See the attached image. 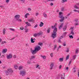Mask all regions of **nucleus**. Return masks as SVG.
<instances>
[{
	"label": "nucleus",
	"mask_w": 79,
	"mask_h": 79,
	"mask_svg": "<svg viewBox=\"0 0 79 79\" xmlns=\"http://www.w3.org/2000/svg\"><path fill=\"white\" fill-rule=\"evenodd\" d=\"M63 13H62L61 12H60L59 13V18H61L60 20V22H63V21H64V17L63 16Z\"/></svg>",
	"instance_id": "1"
},
{
	"label": "nucleus",
	"mask_w": 79,
	"mask_h": 79,
	"mask_svg": "<svg viewBox=\"0 0 79 79\" xmlns=\"http://www.w3.org/2000/svg\"><path fill=\"white\" fill-rule=\"evenodd\" d=\"M13 73V71L11 69H8L6 71V75H8L9 74H11Z\"/></svg>",
	"instance_id": "2"
},
{
	"label": "nucleus",
	"mask_w": 79,
	"mask_h": 79,
	"mask_svg": "<svg viewBox=\"0 0 79 79\" xmlns=\"http://www.w3.org/2000/svg\"><path fill=\"white\" fill-rule=\"evenodd\" d=\"M26 71H20V74L22 75V76H24L26 75Z\"/></svg>",
	"instance_id": "3"
},
{
	"label": "nucleus",
	"mask_w": 79,
	"mask_h": 79,
	"mask_svg": "<svg viewBox=\"0 0 79 79\" xmlns=\"http://www.w3.org/2000/svg\"><path fill=\"white\" fill-rule=\"evenodd\" d=\"M42 34H43V32L42 31H40L39 33L38 34H35L33 35L34 37H36V36H39V35H42Z\"/></svg>",
	"instance_id": "4"
},
{
	"label": "nucleus",
	"mask_w": 79,
	"mask_h": 79,
	"mask_svg": "<svg viewBox=\"0 0 79 79\" xmlns=\"http://www.w3.org/2000/svg\"><path fill=\"white\" fill-rule=\"evenodd\" d=\"M35 49L37 51L39 52L40 50H41V48L40 46H36L35 48Z\"/></svg>",
	"instance_id": "5"
},
{
	"label": "nucleus",
	"mask_w": 79,
	"mask_h": 79,
	"mask_svg": "<svg viewBox=\"0 0 79 79\" xmlns=\"http://www.w3.org/2000/svg\"><path fill=\"white\" fill-rule=\"evenodd\" d=\"M74 21V26H79V21H78L77 19H75Z\"/></svg>",
	"instance_id": "6"
},
{
	"label": "nucleus",
	"mask_w": 79,
	"mask_h": 79,
	"mask_svg": "<svg viewBox=\"0 0 79 79\" xmlns=\"http://www.w3.org/2000/svg\"><path fill=\"white\" fill-rule=\"evenodd\" d=\"M13 57V55L11 54H9V55L7 56V59H10Z\"/></svg>",
	"instance_id": "7"
},
{
	"label": "nucleus",
	"mask_w": 79,
	"mask_h": 79,
	"mask_svg": "<svg viewBox=\"0 0 79 79\" xmlns=\"http://www.w3.org/2000/svg\"><path fill=\"white\" fill-rule=\"evenodd\" d=\"M52 37L53 39H55L56 37V33L53 32L52 34Z\"/></svg>",
	"instance_id": "8"
},
{
	"label": "nucleus",
	"mask_w": 79,
	"mask_h": 79,
	"mask_svg": "<svg viewBox=\"0 0 79 79\" xmlns=\"http://www.w3.org/2000/svg\"><path fill=\"white\" fill-rule=\"evenodd\" d=\"M37 51L35 49L34 50L31 51V52L33 55L36 54L37 53Z\"/></svg>",
	"instance_id": "9"
},
{
	"label": "nucleus",
	"mask_w": 79,
	"mask_h": 79,
	"mask_svg": "<svg viewBox=\"0 0 79 79\" xmlns=\"http://www.w3.org/2000/svg\"><path fill=\"white\" fill-rule=\"evenodd\" d=\"M57 31H58V29L57 27H55L53 30V33H56V32H57Z\"/></svg>",
	"instance_id": "10"
},
{
	"label": "nucleus",
	"mask_w": 79,
	"mask_h": 79,
	"mask_svg": "<svg viewBox=\"0 0 79 79\" xmlns=\"http://www.w3.org/2000/svg\"><path fill=\"white\" fill-rule=\"evenodd\" d=\"M54 66V64H53V63H51L50 65V69H53V68Z\"/></svg>",
	"instance_id": "11"
},
{
	"label": "nucleus",
	"mask_w": 79,
	"mask_h": 79,
	"mask_svg": "<svg viewBox=\"0 0 79 79\" xmlns=\"http://www.w3.org/2000/svg\"><path fill=\"white\" fill-rule=\"evenodd\" d=\"M64 23H62L61 24V25H60V26L59 27V30H60L61 29V28L63 27V26Z\"/></svg>",
	"instance_id": "12"
},
{
	"label": "nucleus",
	"mask_w": 79,
	"mask_h": 79,
	"mask_svg": "<svg viewBox=\"0 0 79 79\" xmlns=\"http://www.w3.org/2000/svg\"><path fill=\"white\" fill-rule=\"evenodd\" d=\"M15 19H19V18H20V16L19 15H16L15 17Z\"/></svg>",
	"instance_id": "13"
},
{
	"label": "nucleus",
	"mask_w": 79,
	"mask_h": 79,
	"mask_svg": "<svg viewBox=\"0 0 79 79\" xmlns=\"http://www.w3.org/2000/svg\"><path fill=\"white\" fill-rule=\"evenodd\" d=\"M35 58V57L34 56H32L30 58V60H32V59H34Z\"/></svg>",
	"instance_id": "14"
},
{
	"label": "nucleus",
	"mask_w": 79,
	"mask_h": 79,
	"mask_svg": "<svg viewBox=\"0 0 79 79\" xmlns=\"http://www.w3.org/2000/svg\"><path fill=\"white\" fill-rule=\"evenodd\" d=\"M7 52V49H3L2 51L3 53H5L6 52Z\"/></svg>",
	"instance_id": "15"
},
{
	"label": "nucleus",
	"mask_w": 79,
	"mask_h": 79,
	"mask_svg": "<svg viewBox=\"0 0 79 79\" xmlns=\"http://www.w3.org/2000/svg\"><path fill=\"white\" fill-rule=\"evenodd\" d=\"M25 24H26L27 26H31V24L29 23L28 22H26L25 23Z\"/></svg>",
	"instance_id": "16"
},
{
	"label": "nucleus",
	"mask_w": 79,
	"mask_h": 79,
	"mask_svg": "<svg viewBox=\"0 0 79 79\" xmlns=\"http://www.w3.org/2000/svg\"><path fill=\"white\" fill-rule=\"evenodd\" d=\"M51 30V28H50V27L48 28V29L47 31V33H48V34H49V33H50V32Z\"/></svg>",
	"instance_id": "17"
},
{
	"label": "nucleus",
	"mask_w": 79,
	"mask_h": 79,
	"mask_svg": "<svg viewBox=\"0 0 79 79\" xmlns=\"http://www.w3.org/2000/svg\"><path fill=\"white\" fill-rule=\"evenodd\" d=\"M44 26V23L42 22H41L40 23V27H42Z\"/></svg>",
	"instance_id": "18"
},
{
	"label": "nucleus",
	"mask_w": 79,
	"mask_h": 79,
	"mask_svg": "<svg viewBox=\"0 0 79 79\" xmlns=\"http://www.w3.org/2000/svg\"><path fill=\"white\" fill-rule=\"evenodd\" d=\"M31 43H34V42H35V41L34 40V39H33L32 38H31Z\"/></svg>",
	"instance_id": "19"
},
{
	"label": "nucleus",
	"mask_w": 79,
	"mask_h": 79,
	"mask_svg": "<svg viewBox=\"0 0 79 79\" xmlns=\"http://www.w3.org/2000/svg\"><path fill=\"white\" fill-rule=\"evenodd\" d=\"M43 15L44 18H47V15L46 14V13L45 12L44 13Z\"/></svg>",
	"instance_id": "20"
},
{
	"label": "nucleus",
	"mask_w": 79,
	"mask_h": 79,
	"mask_svg": "<svg viewBox=\"0 0 79 79\" xmlns=\"http://www.w3.org/2000/svg\"><path fill=\"white\" fill-rule=\"evenodd\" d=\"M60 77H63V75L61 74L60 75V74H58V76H57L58 78H60Z\"/></svg>",
	"instance_id": "21"
},
{
	"label": "nucleus",
	"mask_w": 79,
	"mask_h": 79,
	"mask_svg": "<svg viewBox=\"0 0 79 79\" xmlns=\"http://www.w3.org/2000/svg\"><path fill=\"white\" fill-rule=\"evenodd\" d=\"M28 21H29V22H32V23H34V20L33 19H31L28 20Z\"/></svg>",
	"instance_id": "22"
},
{
	"label": "nucleus",
	"mask_w": 79,
	"mask_h": 79,
	"mask_svg": "<svg viewBox=\"0 0 79 79\" xmlns=\"http://www.w3.org/2000/svg\"><path fill=\"white\" fill-rule=\"evenodd\" d=\"M66 29H67V27H66V26H65L63 28L64 31H65L66 30Z\"/></svg>",
	"instance_id": "23"
},
{
	"label": "nucleus",
	"mask_w": 79,
	"mask_h": 79,
	"mask_svg": "<svg viewBox=\"0 0 79 79\" xmlns=\"http://www.w3.org/2000/svg\"><path fill=\"white\" fill-rule=\"evenodd\" d=\"M41 57L42 58H43V59H46V56H43L42 55H40Z\"/></svg>",
	"instance_id": "24"
},
{
	"label": "nucleus",
	"mask_w": 79,
	"mask_h": 79,
	"mask_svg": "<svg viewBox=\"0 0 79 79\" xmlns=\"http://www.w3.org/2000/svg\"><path fill=\"white\" fill-rule=\"evenodd\" d=\"M29 15V14L28 13H27L25 15V17L26 18H27V15Z\"/></svg>",
	"instance_id": "25"
},
{
	"label": "nucleus",
	"mask_w": 79,
	"mask_h": 79,
	"mask_svg": "<svg viewBox=\"0 0 79 79\" xmlns=\"http://www.w3.org/2000/svg\"><path fill=\"white\" fill-rule=\"evenodd\" d=\"M73 7L75 8H76V9H79V7H77L76 5H75Z\"/></svg>",
	"instance_id": "26"
},
{
	"label": "nucleus",
	"mask_w": 79,
	"mask_h": 79,
	"mask_svg": "<svg viewBox=\"0 0 79 79\" xmlns=\"http://www.w3.org/2000/svg\"><path fill=\"white\" fill-rule=\"evenodd\" d=\"M38 45L40 46H42L43 45V43H38Z\"/></svg>",
	"instance_id": "27"
},
{
	"label": "nucleus",
	"mask_w": 79,
	"mask_h": 79,
	"mask_svg": "<svg viewBox=\"0 0 79 79\" xmlns=\"http://www.w3.org/2000/svg\"><path fill=\"white\" fill-rule=\"evenodd\" d=\"M69 55H68L66 57V60H68V59H69Z\"/></svg>",
	"instance_id": "28"
},
{
	"label": "nucleus",
	"mask_w": 79,
	"mask_h": 79,
	"mask_svg": "<svg viewBox=\"0 0 79 79\" xmlns=\"http://www.w3.org/2000/svg\"><path fill=\"white\" fill-rule=\"evenodd\" d=\"M59 61H63V58H60L59 59Z\"/></svg>",
	"instance_id": "29"
},
{
	"label": "nucleus",
	"mask_w": 79,
	"mask_h": 79,
	"mask_svg": "<svg viewBox=\"0 0 79 79\" xmlns=\"http://www.w3.org/2000/svg\"><path fill=\"white\" fill-rule=\"evenodd\" d=\"M79 52V50L78 49H76L75 51L76 53V54L78 53V52Z\"/></svg>",
	"instance_id": "30"
},
{
	"label": "nucleus",
	"mask_w": 79,
	"mask_h": 79,
	"mask_svg": "<svg viewBox=\"0 0 79 79\" xmlns=\"http://www.w3.org/2000/svg\"><path fill=\"white\" fill-rule=\"evenodd\" d=\"M73 60H75V59H76V55L73 56Z\"/></svg>",
	"instance_id": "31"
},
{
	"label": "nucleus",
	"mask_w": 79,
	"mask_h": 79,
	"mask_svg": "<svg viewBox=\"0 0 79 79\" xmlns=\"http://www.w3.org/2000/svg\"><path fill=\"white\" fill-rule=\"evenodd\" d=\"M71 33L72 35H74V33L73 32V30L71 31Z\"/></svg>",
	"instance_id": "32"
},
{
	"label": "nucleus",
	"mask_w": 79,
	"mask_h": 79,
	"mask_svg": "<svg viewBox=\"0 0 79 79\" xmlns=\"http://www.w3.org/2000/svg\"><path fill=\"white\" fill-rule=\"evenodd\" d=\"M69 37L70 39H73V35H70Z\"/></svg>",
	"instance_id": "33"
},
{
	"label": "nucleus",
	"mask_w": 79,
	"mask_h": 79,
	"mask_svg": "<svg viewBox=\"0 0 79 79\" xmlns=\"http://www.w3.org/2000/svg\"><path fill=\"white\" fill-rule=\"evenodd\" d=\"M67 50L66 51V52H69V48H67Z\"/></svg>",
	"instance_id": "34"
},
{
	"label": "nucleus",
	"mask_w": 79,
	"mask_h": 79,
	"mask_svg": "<svg viewBox=\"0 0 79 79\" xmlns=\"http://www.w3.org/2000/svg\"><path fill=\"white\" fill-rule=\"evenodd\" d=\"M3 35H5V29H4L3 30Z\"/></svg>",
	"instance_id": "35"
},
{
	"label": "nucleus",
	"mask_w": 79,
	"mask_h": 79,
	"mask_svg": "<svg viewBox=\"0 0 79 79\" xmlns=\"http://www.w3.org/2000/svg\"><path fill=\"white\" fill-rule=\"evenodd\" d=\"M53 53H51L50 54V56L52 57H53Z\"/></svg>",
	"instance_id": "36"
},
{
	"label": "nucleus",
	"mask_w": 79,
	"mask_h": 79,
	"mask_svg": "<svg viewBox=\"0 0 79 79\" xmlns=\"http://www.w3.org/2000/svg\"><path fill=\"white\" fill-rule=\"evenodd\" d=\"M27 63L28 64H32V63H31L30 61H29V60L28 61Z\"/></svg>",
	"instance_id": "37"
},
{
	"label": "nucleus",
	"mask_w": 79,
	"mask_h": 79,
	"mask_svg": "<svg viewBox=\"0 0 79 79\" xmlns=\"http://www.w3.org/2000/svg\"><path fill=\"white\" fill-rule=\"evenodd\" d=\"M63 1L62 3H64V2H68V0H62Z\"/></svg>",
	"instance_id": "38"
},
{
	"label": "nucleus",
	"mask_w": 79,
	"mask_h": 79,
	"mask_svg": "<svg viewBox=\"0 0 79 79\" xmlns=\"http://www.w3.org/2000/svg\"><path fill=\"white\" fill-rule=\"evenodd\" d=\"M56 27V25H55L54 26H52L51 27V28L52 29H53V28H54V27Z\"/></svg>",
	"instance_id": "39"
},
{
	"label": "nucleus",
	"mask_w": 79,
	"mask_h": 79,
	"mask_svg": "<svg viewBox=\"0 0 79 79\" xmlns=\"http://www.w3.org/2000/svg\"><path fill=\"white\" fill-rule=\"evenodd\" d=\"M72 13V12H71L70 13H69L67 15V17H68V16H69L70 15H71V14Z\"/></svg>",
	"instance_id": "40"
},
{
	"label": "nucleus",
	"mask_w": 79,
	"mask_h": 79,
	"mask_svg": "<svg viewBox=\"0 0 79 79\" xmlns=\"http://www.w3.org/2000/svg\"><path fill=\"white\" fill-rule=\"evenodd\" d=\"M9 29L10 30H11V31H15V29L13 28H10Z\"/></svg>",
	"instance_id": "41"
},
{
	"label": "nucleus",
	"mask_w": 79,
	"mask_h": 79,
	"mask_svg": "<svg viewBox=\"0 0 79 79\" xmlns=\"http://www.w3.org/2000/svg\"><path fill=\"white\" fill-rule=\"evenodd\" d=\"M63 46H64V47H65L66 45V44H65V42L64 43H63Z\"/></svg>",
	"instance_id": "42"
},
{
	"label": "nucleus",
	"mask_w": 79,
	"mask_h": 79,
	"mask_svg": "<svg viewBox=\"0 0 79 79\" xmlns=\"http://www.w3.org/2000/svg\"><path fill=\"white\" fill-rule=\"evenodd\" d=\"M71 62H72V60H71V61H70L69 62V65H70V64H71Z\"/></svg>",
	"instance_id": "43"
},
{
	"label": "nucleus",
	"mask_w": 79,
	"mask_h": 79,
	"mask_svg": "<svg viewBox=\"0 0 79 79\" xmlns=\"http://www.w3.org/2000/svg\"><path fill=\"white\" fill-rule=\"evenodd\" d=\"M17 21H19L21 22L22 20H21V19H17Z\"/></svg>",
	"instance_id": "44"
},
{
	"label": "nucleus",
	"mask_w": 79,
	"mask_h": 79,
	"mask_svg": "<svg viewBox=\"0 0 79 79\" xmlns=\"http://www.w3.org/2000/svg\"><path fill=\"white\" fill-rule=\"evenodd\" d=\"M21 1L22 3H24V1L25 0H20Z\"/></svg>",
	"instance_id": "45"
},
{
	"label": "nucleus",
	"mask_w": 79,
	"mask_h": 79,
	"mask_svg": "<svg viewBox=\"0 0 79 79\" xmlns=\"http://www.w3.org/2000/svg\"><path fill=\"white\" fill-rule=\"evenodd\" d=\"M21 69H22V67L21 66L19 67V70H21Z\"/></svg>",
	"instance_id": "46"
},
{
	"label": "nucleus",
	"mask_w": 79,
	"mask_h": 79,
	"mask_svg": "<svg viewBox=\"0 0 79 79\" xmlns=\"http://www.w3.org/2000/svg\"><path fill=\"white\" fill-rule=\"evenodd\" d=\"M25 30H26L25 31L26 32H28V29H26V28H25Z\"/></svg>",
	"instance_id": "47"
},
{
	"label": "nucleus",
	"mask_w": 79,
	"mask_h": 79,
	"mask_svg": "<svg viewBox=\"0 0 79 79\" xmlns=\"http://www.w3.org/2000/svg\"><path fill=\"white\" fill-rule=\"evenodd\" d=\"M56 48V45H55L54 50H55V48Z\"/></svg>",
	"instance_id": "48"
},
{
	"label": "nucleus",
	"mask_w": 79,
	"mask_h": 79,
	"mask_svg": "<svg viewBox=\"0 0 79 79\" xmlns=\"http://www.w3.org/2000/svg\"><path fill=\"white\" fill-rule=\"evenodd\" d=\"M17 68H18V66H17L16 65L15 66L14 68H15V69H17Z\"/></svg>",
	"instance_id": "49"
},
{
	"label": "nucleus",
	"mask_w": 79,
	"mask_h": 79,
	"mask_svg": "<svg viewBox=\"0 0 79 79\" xmlns=\"http://www.w3.org/2000/svg\"><path fill=\"white\" fill-rule=\"evenodd\" d=\"M37 26H38V25H37V24H36L34 26V28H35L36 27H37Z\"/></svg>",
	"instance_id": "50"
},
{
	"label": "nucleus",
	"mask_w": 79,
	"mask_h": 79,
	"mask_svg": "<svg viewBox=\"0 0 79 79\" xmlns=\"http://www.w3.org/2000/svg\"><path fill=\"white\" fill-rule=\"evenodd\" d=\"M14 58H16V55H14L13 56Z\"/></svg>",
	"instance_id": "51"
},
{
	"label": "nucleus",
	"mask_w": 79,
	"mask_h": 79,
	"mask_svg": "<svg viewBox=\"0 0 79 79\" xmlns=\"http://www.w3.org/2000/svg\"><path fill=\"white\" fill-rule=\"evenodd\" d=\"M64 7H62L61 8V11H63V10H64Z\"/></svg>",
	"instance_id": "52"
},
{
	"label": "nucleus",
	"mask_w": 79,
	"mask_h": 79,
	"mask_svg": "<svg viewBox=\"0 0 79 79\" xmlns=\"http://www.w3.org/2000/svg\"><path fill=\"white\" fill-rule=\"evenodd\" d=\"M62 66H61V65H60V66L59 67V69H61V67H62Z\"/></svg>",
	"instance_id": "53"
},
{
	"label": "nucleus",
	"mask_w": 79,
	"mask_h": 79,
	"mask_svg": "<svg viewBox=\"0 0 79 79\" xmlns=\"http://www.w3.org/2000/svg\"><path fill=\"white\" fill-rule=\"evenodd\" d=\"M28 10L29 11H31V8H28Z\"/></svg>",
	"instance_id": "54"
},
{
	"label": "nucleus",
	"mask_w": 79,
	"mask_h": 79,
	"mask_svg": "<svg viewBox=\"0 0 79 79\" xmlns=\"http://www.w3.org/2000/svg\"><path fill=\"white\" fill-rule=\"evenodd\" d=\"M53 3L52 2L50 4V6H53Z\"/></svg>",
	"instance_id": "55"
},
{
	"label": "nucleus",
	"mask_w": 79,
	"mask_h": 79,
	"mask_svg": "<svg viewBox=\"0 0 79 79\" xmlns=\"http://www.w3.org/2000/svg\"><path fill=\"white\" fill-rule=\"evenodd\" d=\"M6 3H8L10 2V0H6Z\"/></svg>",
	"instance_id": "56"
},
{
	"label": "nucleus",
	"mask_w": 79,
	"mask_h": 79,
	"mask_svg": "<svg viewBox=\"0 0 79 79\" xmlns=\"http://www.w3.org/2000/svg\"><path fill=\"white\" fill-rule=\"evenodd\" d=\"M68 69H69V68L67 67L65 69V70H68Z\"/></svg>",
	"instance_id": "57"
},
{
	"label": "nucleus",
	"mask_w": 79,
	"mask_h": 79,
	"mask_svg": "<svg viewBox=\"0 0 79 79\" xmlns=\"http://www.w3.org/2000/svg\"><path fill=\"white\" fill-rule=\"evenodd\" d=\"M63 36H61L60 38V39H63Z\"/></svg>",
	"instance_id": "58"
},
{
	"label": "nucleus",
	"mask_w": 79,
	"mask_h": 79,
	"mask_svg": "<svg viewBox=\"0 0 79 79\" xmlns=\"http://www.w3.org/2000/svg\"><path fill=\"white\" fill-rule=\"evenodd\" d=\"M66 35V32H64L63 34L64 35Z\"/></svg>",
	"instance_id": "59"
},
{
	"label": "nucleus",
	"mask_w": 79,
	"mask_h": 79,
	"mask_svg": "<svg viewBox=\"0 0 79 79\" xmlns=\"http://www.w3.org/2000/svg\"><path fill=\"white\" fill-rule=\"evenodd\" d=\"M74 11H75V12H78V10H74Z\"/></svg>",
	"instance_id": "60"
},
{
	"label": "nucleus",
	"mask_w": 79,
	"mask_h": 79,
	"mask_svg": "<svg viewBox=\"0 0 79 79\" xmlns=\"http://www.w3.org/2000/svg\"><path fill=\"white\" fill-rule=\"evenodd\" d=\"M0 8H3V7H4V6H0Z\"/></svg>",
	"instance_id": "61"
},
{
	"label": "nucleus",
	"mask_w": 79,
	"mask_h": 79,
	"mask_svg": "<svg viewBox=\"0 0 79 79\" xmlns=\"http://www.w3.org/2000/svg\"><path fill=\"white\" fill-rule=\"evenodd\" d=\"M20 29H21V30H23V29H24V28H23V27H22L20 28Z\"/></svg>",
	"instance_id": "62"
},
{
	"label": "nucleus",
	"mask_w": 79,
	"mask_h": 79,
	"mask_svg": "<svg viewBox=\"0 0 79 79\" xmlns=\"http://www.w3.org/2000/svg\"><path fill=\"white\" fill-rule=\"evenodd\" d=\"M56 40H54V41H53L54 43H55V42H56Z\"/></svg>",
	"instance_id": "63"
},
{
	"label": "nucleus",
	"mask_w": 79,
	"mask_h": 79,
	"mask_svg": "<svg viewBox=\"0 0 79 79\" xmlns=\"http://www.w3.org/2000/svg\"><path fill=\"white\" fill-rule=\"evenodd\" d=\"M38 15H39V13H37L36 14V16H38Z\"/></svg>",
	"instance_id": "64"
}]
</instances>
